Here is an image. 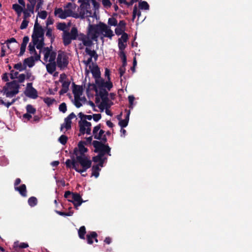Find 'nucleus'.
<instances>
[{
  "label": "nucleus",
  "mask_w": 252,
  "mask_h": 252,
  "mask_svg": "<svg viewBox=\"0 0 252 252\" xmlns=\"http://www.w3.org/2000/svg\"><path fill=\"white\" fill-rule=\"evenodd\" d=\"M128 98L129 103L130 104V107L131 108H133L132 105H133V101L134 100V97L133 95H129V96H128Z\"/></svg>",
  "instance_id": "680f3d73"
},
{
  "label": "nucleus",
  "mask_w": 252,
  "mask_h": 252,
  "mask_svg": "<svg viewBox=\"0 0 252 252\" xmlns=\"http://www.w3.org/2000/svg\"><path fill=\"white\" fill-rule=\"evenodd\" d=\"M113 87L112 83L110 81V80L105 81V83L104 86V89H107L108 91H110L111 89Z\"/></svg>",
  "instance_id": "de8ad7c7"
},
{
  "label": "nucleus",
  "mask_w": 252,
  "mask_h": 252,
  "mask_svg": "<svg viewBox=\"0 0 252 252\" xmlns=\"http://www.w3.org/2000/svg\"><path fill=\"white\" fill-rule=\"evenodd\" d=\"M76 117V115L73 112L70 114L66 118L64 119V123L61 125V130L63 131V128L68 130L71 127V120Z\"/></svg>",
  "instance_id": "f8f14e48"
},
{
  "label": "nucleus",
  "mask_w": 252,
  "mask_h": 252,
  "mask_svg": "<svg viewBox=\"0 0 252 252\" xmlns=\"http://www.w3.org/2000/svg\"><path fill=\"white\" fill-rule=\"evenodd\" d=\"M99 95L101 98V102L98 107L103 111L104 108H110L113 103L108 97V92L106 91L99 92Z\"/></svg>",
  "instance_id": "0eeeda50"
},
{
  "label": "nucleus",
  "mask_w": 252,
  "mask_h": 252,
  "mask_svg": "<svg viewBox=\"0 0 252 252\" xmlns=\"http://www.w3.org/2000/svg\"><path fill=\"white\" fill-rule=\"evenodd\" d=\"M97 234L95 232L93 231L90 234L87 235V243L89 244H92L93 243L94 238L97 237Z\"/></svg>",
  "instance_id": "5701e85b"
},
{
  "label": "nucleus",
  "mask_w": 252,
  "mask_h": 252,
  "mask_svg": "<svg viewBox=\"0 0 252 252\" xmlns=\"http://www.w3.org/2000/svg\"><path fill=\"white\" fill-rule=\"evenodd\" d=\"M14 247L20 248L22 249L26 248L29 247L28 244L26 243H21L19 244L18 242H15L14 244Z\"/></svg>",
  "instance_id": "c9c22d12"
},
{
  "label": "nucleus",
  "mask_w": 252,
  "mask_h": 252,
  "mask_svg": "<svg viewBox=\"0 0 252 252\" xmlns=\"http://www.w3.org/2000/svg\"><path fill=\"white\" fill-rule=\"evenodd\" d=\"M108 24L111 26H116L118 25L117 20L115 18H110L108 19Z\"/></svg>",
  "instance_id": "4c0bfd02"
},
{
  "label": "nucleus",
  "mask_w": 252,
  "mask_h": 252,
  "mask_svg": "<svg viewBox=\"0 0 252 252\" xmlns=\"http://www.w3.org/2000/svg\"><path fill=\"white\" fill-rule=\"evenodd\" d=\"M14 68L20 71L24 70L26 68V66L24 67L21 63H16L14 65Z\"/></svg>",
  "instance_id": "a18cd8bd"
},
{
  "label": "nucleus",
  "mask_w": 252,
  "mask_h": 252,
  "mask_svg": "<svg viewBox=\"0 0 252 252\" xmlns=\"http://www.w3.org/2000/svg\"><path fill=\"white\" fill-rule=\"evenodd\" d=\"M85 49L86 53L90 56V58H94V61H96L98 58V55L97 54L95 51L94 50H92L89 47H87Z\"/></svg>",
  "instance_id": "dca6fc26"
},
{
  "label": "nucleus",
  "mask_w": 252,
  "mask_h": 252,
  "mask_svg": "<svg viewBox=\"0 0 252 252\" xmlns=\"http://www.w3.org/2000/svg\"><path fill=\"white\" fill-rule=\"evenodd\" d=\"M37 16L42 19H45L47 16V12L45 11H41L38 12Z\"/></svg>",
  "instance_id": "79ce46f5"
},
{
  "label": "nucleus",
  "mask_w": 252,
  "mask_h": 252,
  "mask_svg": "<svg viewBox=\"0 0 252 252\" xmlns=\"http://www.w3.org/2000/svg\"><path fill=\"white\" fill-rule=\"evenodd\" d=\"M92 65H89V69L92 73L93 77L95 79V81L100 78V71L97 65L92 63Z\"/></svg>",
  "instance_id": "4468645a"
},
{
  "label": "nucleus",
  "mask_w": 252,
  "mask_h": 252,
  "mask_svg": "<svg viewBox=\"0 0 252 252\" xmlns=\"http://www.w3.org/2000/svg\"><path fill=\"white\" fill-rule=\"evenodd\" d=\"M26 46L21 44L19 56H22L25 52Z\"/></svg>",
  "instance_id": "052dcab7"
},
{
  "label": "nucleus",
  "mask_w": 252,
  "mask_h": 252,
  "mask_svg": "<svg viewBox=\"0 0 252 252\" xmlns=\"http://www.w3.org/2000/svg\"><path fill=\"white\" fill-rule=\"evenodd\" d=\"M128 123V122H127V121L125 120V119L121 120L119 121V125L122 128H124L127 126Z\"/></svg>",
  "instance_id": "3c124183"
},
{
  "label": "nucleus",
  "mask_w": 252,
  "mask_h": 252,
  "mask_svg": "<svg viewBox=\"0 0 252 252\" xmlns=\"http://www.w3.org/2000/svg\"><path fill=\"white\" fill-rule=\"evenodd\" d=\"M92 58H89L87 60H84L82 63L86 65V67L89 66L91 65V63L92 62Z\"/></svg>",
  "instance_id": "6e6d98bb"
},
{
  "label": "nucleus",
  "mask_w": 252,
  "mask_h": 252,
  "mask_svg": "<svg viewBox=\"0 0 252 252\" xmlns=\"http://www.w3.org/2000/svg\"><path fill=\"white\" fill-rule=\"evenodd\" d=\"M19 85L16 81L7 83L2 89V91L7 97H12L19 93Z\"/></svg>",
  "instance_id": "39448f33"
},
{
  "label": "nucleus",
  "mask_w": 252,
  "mask_h": 252,
  "mask_svg": "<svg viewBox=\"0 0 252 252\" xmlns=\"http://www.w3.org/2000/svg\"><path fill=\"white\" fill-rule=\"evenodd\" d=\"M15 101V99H13L11 102H5L2 99H0V103L3 105H5L8 108L10 105L13 104Z\"/></svg>",
  "instance_id": "49530a36"
},
{
  "label": "nucleus",
  "mask_w": 252,
  "mask_h": 252,
  "mask_svg": "<svg viewBox=\"0 0 252 252\" xmlns=\"http://www.w3.org/2000/svg\"><path fill=\"white\" fill-rule=\"evenodd\" d=\"M118 46L121 51H124L126 48V45L124 44V42L120 41V40H118Z\"/></svg>",
  "instance_id": "5fc2aeb1"
},
{
  "label": "nucleus",
  "mask_w": 252,
  "mask_h": 252,
  "mask_svg": "<svg viewBox=\"0 0 252 252\" xmlns=\"http://www.w3.org/2000/svg\"><path fill=\"white\" fill-rule=\"evenodd\" d=\"M64 10L62 8H56L54 11L55 16L62 19H64L68 17H73L76 18L79 17L77 14L73 12V10H75L76 8L75 4L68 2Z\"/></svg>",
  "instance_id": "f03ea898"
},
{
  "label": "nucleus",
  "mask_w": 252,
  "mask_h": 252,
  "mask_svg": "<svg viewBox=\"0 0 252 252\" xmlns=\"http://www.w3.org/2000/svg\"><path fill=\"white\" fill-rule=\"evenodd\" d=\"M66 28L67 27L65 23H59L57 26V29L63 31V33H64V32L68 31L66 30Z\"/></svg>",
  "instance_id": "7c9ffc66"
},
{
  "label": "nucleus",
  "mask_w": 252,
  "mask_h": 252,
  "mask_svg": "<svg viewBox=\"0 0 252 252\" xmlns=\"http://www.w3.org/2000/svg\"><path fill=\"white\" fill-rule=\"evenodd\" d=\"M18 74V72L17 71H15L14 70H12L10 73V77L12 79H15L16 78H17V75Z\"/></svg>",
  "instance_id": "e2e57ef3"
},
{
  "label": "nucleus",
  "mask_w": 252,
  "mask_h": 252,
  "mask_svg": "<svg viewBox=\"0 0 252 252\" xmlns=\"http://www.w3.org/2000/svg\"><path fill=\"white\" fill-rule=\"evenodd\" d=\"M72 194H73V193L70 192V191H66L64 193V197L65 198L67 199V200L68 199H71V197H72Z\"/></svg>",
  "instance_id": "13d9d810"
},
{
  "label": "nucleus",
  "mask_w": 252,
  "mask_h": 252,
  "mask_svg": "<svg viewBox=\"0 0 252 252\" xmlns=\"http://www.w3.org/2000/svg\"><path fill=\"white\" fill-rule=\"evenodd\" d=\"M74 154L76 156V160L82 166V168H79L77 166L76 172L82 174L86 172L87 170L90 168L92 165V161L89 159L86 155H79L78 151L77 149L74 151Z\"/></svg>",
  "instance_id": "20e7f679"
},
{
  "label": "nucleus",
  "mask_w": 252,
  "mask_h": 252,
  "mask_svg": "<svg viewBox=\"0 0 252 252\" xmlns=\"http://www.w3.org/2000/svg\"><path fill=\"white\" fill-rule=\"evenodd\" d=\"M57 65L60 69H64L68 64V57L63 52H59L57 58Z\"/></svg>",
  "instance_id": "6e6552de"
},
{
  "label": "nucleus",
  "mask_w": 252,
  "mask_h": 252,
  "mask_svg": "<svg viewBox=\"0 0 252 252\" xmlns=\"http://www.w3.org/2000/svg\"><path fill=\"white\" fill-rule=\"evenodd\" d=\"M86 233V228L84 226H81L78 230V235L80 239H85V235Z\"/></svg>",
  "instance_id": "cd10ccee"
},
{
  "label": "nucleus",
  "mask_w": 252,
  "mask_h": 252,
  "mask_svg": "<svg viewBox=\"0 0 252 252\" xmlns=\"http://www.w3.org/2000/svg\"><path fill=\"white\" fill-rule=\"evenodd\" d=\"M139 8L141 9L149 10V5L146 1H142L139 3Z\"/></svg>",
  "instance_id": "2f4dec72"
},
{
  "label": "nucleus",
  "mask_w": 252,
  "mask_h": 252,
  "mask_svg": "<svg viewBox=\"0 0 252 252\" xmlns=\"http://www.w3.org/2000/svg\"><path fill=\"white\" fill-rule=\"evenodd\" d=\"M128 39V35L126 32H124L121 38L119 39L120 41H122L123 42H126Z\"/></svg>",
  "instance_id": "603ef678"
},
{
  "label": "nucleus",
  "mask_w": 252,
  "mask_h": 252,
  "mask_svg": "<svg viewBox=\"0 0 252 252\" xmlns=\"http://www.w3.org/2000/svg\"><path fill=\"white\" fill-rule=\"evenodd\" d=\"M43 101L48 106H50L54 103L55 99L49 97H46L43 99Z\"/></svg>",
  "instance_id": "f704fd0d"
},
{
  "label": "nucleus",
  "mask_w": 252,
  "mask_h": 252,
  "mask_svg": "<svg viewBox=\"0 0 252 252\" xmlns=\"http://www.w3.org/2000/svg\"><path fill=\"white\" fill-rule=\"evenodd\" d=\"M24 64L28 65L29 67H32L34 64V61L33 57L25 59L24 60Z\"/></svg>",
  "instance_id": "bb28decb"
},
{
  "label": "nucleus",
  "mask_w": 252,
  "mask_h": 252,
  "mask_svg": "<svg viewBox=\"0 0 252 252\" xmlns=\"http://www.w3.org/2000/svg\"><path fill=\"white\" fill-rule=\"evenodd\" d=\"M85 115L82 112H80L78 114V116L81 119L79 122V125L80 127V132L82 134H84L86 133L88 135H90L91 134V123L90 122H87L86 120H82V119L84 118Z\"/></svg>",
  "instance_id": "423d86ee"
},
{
  "label": "nucleus",
  "mask_w": 252,
  "mask_h": 252,
  "mask_svg": "<svg viewBox=\"0 0 252 252\" xmlns=\"http://www.w3.org/2000/svg\"><path fill=\"white\" fill-rule=\"evenodd\" d=\"M140 15L141 13L140 11L138 10L136 5H135L133 7V19H135L136 15H137L139 17L140 16Z\"/></svg>",
  "instance_id": "37998d69"
},
{
  "label": "nucleus",
  "mask_w": 252,
  "mask_h": 252,
  "mask_svg": "<svg viewBox=\"0 0 252 252\" xmlns=\"http://www.w3.org/2000/svg\"><path fill=\"white\" fill-rule=\"evenodd\" d=\"M17 79L19 83H23L26 79V75L24 74H21L18 76Z\"/></svg>",
  "instance_id": "4d7b16f0"
},
{
  "label": "nucleus",
  "mask_w": 252,
  "mask_h": 252,
  "mask_svg": "<svg viewBox=\"0 0 252 252\" xmlns=\"http://www.w3.org/2000/svg\"><path fill=\"white\" fill-rule=\"evenodd\" d=\"M38 44V42H32V43L31 42L28 46L29 51L31 54H33V53H35L36 51L35 49V46L37 48V45Z\"/></svg>",
  "instance_id": "c85d7f7f"
},
{
  "label": "nucleus",
  "mask_w": 252,
  "mask_h": 252,
  "mask_svg": "<svg viewBox=\"0 0 252 252\" xmlns=\"http://www.w3.org/2000/svg\"><path fill=\"white\" fill-rule=\"evenodd\" d=\"M24 7L17 3L12 5V9L15 11L18 17L21 15L22 13L24 10Z\"/></svg>",
  "instance_id": "f3484780"
},
{
  "label": "nucleus",
  "mask_w": 252,
  "mask_h": 252,
  "mask_svg": "<svg viewBox=\"0 0 252 252\" xmlns=\"http://www.w3.org/2000/svg\"><path fill=\"white\" fill-rule=\"evenodd\" d=\"M37 199L35 197L32 196L29 198L28 199V204L29 205L32 207H34L37 205Z\"/></svg>",
  "instance_id": "c756f323"
},
{
  "label": "nucleus",
  "mask_w": 252,
  "mask_h": 252,
  "mask_svg": "<svg viewBox=\"0 0 252 252\" xmlns=\"http://www.w3.org/2000/svg\"><path fill=\"white\" fill-rule=\"evenodd\" d=\"M113 36V32L110 28L104 23H100L96 25L90 24L86 34L79 33L77 28L73 27L70 32L63 33L62 37L63 44L65 46L70 44L72 40L78 39L82 41L79 44L80 49H82L83 46L91 47L93 45V41L97 42L99 37L103 42L104 37L111 39Z\"/></svg>",
  "instance_id": "f257e3e1"
},
{
  "label": "nucleus",
  "mask_w": 252,
  "mask_h": 252,
  "mask_svg": "<svg viewBox=\"0 0 252 252\" xmlns=\"http://www.w3.org/2000/svg\"><path fill=\"white\" fill-rule=\"evenodd\" d=\"M66 75L65 74H62L60 75L59 81L61 83H62V82L66 81Z\"/></svg>",
  "instance_id": "69168bd1"
},
{
  "label": "nucleus",
  "mask_w": 252,
  "mask_h": 252,
  "mask_svg": "<svg viewBox=\"0 0 252 252\" xmlns=\"http://www.w3.org/2000/svg\"><path fill=\"white\" fill-rule=\"evenodd\" d=\"M46 36L50 38L51 43H53L55 38V36L54 35L52 32V30L50 27H46Z\"/></svg>",
  "instance_id": "4be33fe9"
},
{
  "label": "nucleus",
  "mask_w": 252,
  "mask_h": 252,
  "mask_svg": "<svg viewBox=\"0 0 252 252\" xmlns=\"http://www.w3.org/2000/svg\"><path fill=\"white\" fill-rule=\"evenodd\" d=\"M23 19H28L29 17L32 16V14H33L34 12L32 11H29L28 10H24L23 11Z\"/></svg>",
  "instance_id": "e433bc0d"
},
{
  "label": "nucleus",
  "mask_w": 252,
  "mask_h": 252,
  "mask_svg": "<svg viewBox=\"0 0 252 252\" xmlns=\"http://www.w3.org/2000/svg\"><path fill=\"white\" fill-rule=\"evenodd\" d=\"M62 89L60 91V93L61 94L66 93L68 90V88L70 85V82L67 80H66L62 82Z\"/></svg>",
  "instance_id": "393cba45"
},
{
  "label": "nucleus",
  "mask_w": 252,
  "mask_h": 252,
  "mask_svg": "<svg viewBox=\"0 0 252 252\" xmlns=\"http://www.w3.org/2000/svg\"><path fill=\"white\" fill-rule=\"evenodd\" d=\"M60 111L64 113L67 111V107L65 102L62 103L59 107Z\"/></svg>",
  "instance_id": "a19ab883"
},
{
  "label": "nucleus",
  "mask_w": 252,
  "mask_h": 252,
  "mask_svg": "<svg viewBox=\"0 0 252 252\" xmlns=\"http://www.w3.org/2000/svg\"><path fill=\"white\" fill-rule=\"evenodd\" d=\"M32 37V42H38L37 49L41 50L44 45V30L42 27L38 23L37 19L36 20L34 23Z\"/></svg>",
  "instance_id": "7ed1b4c3"
},
{
  "label": "nucleus",
  "mask_w": 252,
  "mask_h": 252,
  "mask_svg": "<svg viewBox=\"0 0 252 252\" xmlns=\"http://www.w3.org/2000/svg\"><path fill=\"white\" fill-rule=\"evenodd\" d=\"M101 125L99 124L94 127L93 130V134L94 139L101 140L102 142H106L107 138L104 134L105 131L100 129Z\"/></svg>",
  "instance_id": "1a4fd4ad"
},
{
  "label": "nucleus",
  "mask_w": 252,
  "mask_h": 252,
  "mask_svg": "<svg viewBox=\"0 0 252 252\" xmlns=\"http://www.w3.org/2000/svg\"><path fill=\"white\" fill-rule=\"evenodd\" d=\"M101 169L98 165H93L92 168V176H94L95 178H97L99 176V171Z\"/></svg>",
  "instance_id": "b1692460"
},
{
  "label": "nucleus",
  "mask_w": 252,
  "mask_h": 252,
  "mask_svg": "<svg viewBox=\"0 0 252 252\" xmlns=\"http://www.w3.org/2000/svg\"><path fill=\"white\" fill-rule=\"evenodd\" d=\"M68 201L72 202L76 209H78V207L80 206L83 202H84L82 200L80 195L77 193H73L71 199H68Z\"/></svg>",
  "instance_id": "ddd939ff"
},
{
  "label": "nucleus",
  "mask_w": 252,
  "mask_h": 252,
  "mask_svg": "<svg viewBox=\"0 0 252 252\" xmlns=\"http://www.w3.org/2000/svg\"><path fill=\"white\" fill-rule=\"evenodd\" d=\"M125 29H123V28H121L120 27H117L115 29V32L116 34L117 35H122V34L125 32Z\"/></svg>",
  "instance_id": "8fccbe9b"
},
{
  "label": "nucleus",
  "mask_w": 252,
  "mask_h": 252,
  "mask_svg": "<svg viewBox=\"0 0 252 252\" xmlns=\"http://www.w3.org/2000/svg\"><path fill=\"white\" fill-rule=\"evenodd\" d=\"M30 21L28 19H24L20 25V28L21 30L25 29L27 28Z\"/></svg>",
  "instance_id": "58836bf2"
},
{
  "label": "nucleus",
  "mask_w": 252,
  "mask_h": 252,
  "mask_svg": "<svg viewBox=\"0 0 252 252\" xmlns=\"http://www.w3.org/2000/svg\"><path fill=\"white\" fill-rule=\"evenodd\" d=\"M27 113L31 114H34L36 112V109L31 104H28L26 106Z\"/></svg>",
  "instance_id": "473e14b6"
},
{
  "label": "nucleus",
  "mask_w": 252,
  "mask_h": 252,
  "mask_svg": "<svg viewBox=\"0 0 252 252\" xmlns=\"http://www.w3.org/2000/svg\"><path fill=\"white\" fill-rule=\"evenodd\" d=\"M29 41V37L28 36H25L23 37V41L21 44L27 46V43Z\"/></svg>",
  "instance_id": "0e129e2a"
},
{
  "label": "nucleus",
  "mask_w": 252,
  "mask_h": 252,
  "mask_svg": "<svg viewBox=\"0 0 252 252\" xmlns=\"http://www.w3.org/2000/svg\"><path fill=\"white\" fill-rule=\"evenodd\" d=\"M102 3L105 8L110 7L112 4L109 0H102Z\"/></svg>",
  "instance_id": "09e8293b"
},
{
  "label": "nucleus",
  "mask_w": 252,
  "mask_h": 252,
  "mask_svg": "<svg viewBox=\"0 0 252 252\" xmlns=\"http://www.w3.org/2000/svg\"><path fill=\"white\" fill-rule=\"evenodd\" d=\"M68 138L65 135H62L58 139L59 142L62 145H64L67 141Z\"/></svg>",
  "instance_id": "72a5a7b5"
},
{
  "label": "nucleus",
  "mask_w": 252,
  "mask_h": 252,
  "mask_svg": "<svg viewBox=\"0 0 252 252\" xmlns=\"http://www.w3.org/2000/svg\"><path fill=\"white\" fill-rule=\"evenodd\" d=\"M25 95L28 97L36 99L38 97V93L37 91L32 87V83H28L25 91Z\"/></svg>",
  "instance_id": "9b49d317"
},
{
  "label": "nucleus",
  "mask_w": 252,
  "mask_h": 252,
  "mask_svg": "<svg viewBox=\"0 0 252 252\" xmlns=\"http://www.w3.org/2000/svg\"><path fill=\"white\" fill-rule=\"evenodd\" d=\"M80 97H74V104L77 108H80L82 105Z\"/></svg>",
  "instance_id": "ea45409f"
},
{
  "label": "nucleus",
  "mask_w": 252,
  "mask_h": 252,
  "mask_svg": "<svg viewBox=\"0 0 252 252\" xmlns=\"http://www.w3.org/2000/svg\"><path fill=\"white\" fill-rule=\"evenodd\" d=\"M15 189L18 191L20 194L24 197L27 196L26 186L25 184H22L20 187H15Z\"/></svg>",
  "instance_id": "a211bd4d"
},
{
  "label": "nucleus",
  "mask_w": 252,
  "mask_h": 252,
  "mask_svg": "<svg viewBox=\"0 0 252 252\" xmlns=\"http://www.w3.org/2000/svg\"><path fill=\"white\" fill-rule=\"evenodd\" d=\"M93 145L95 148L94 152H100L107 153L109 156H111L110 150L111 148L108 145H104L102 143V141H94Z\"/></svg>",
  "instance_id": "9d476101"
},
{
  "label": "nucleus",
  "mask_w": 252,
  "mask_h": 252,
  "mask_svg": "<svg viewBox=\"0 0 252 252\" xmlns=\"http://www.w3.org/2000/svg\"><path fill=\"white\" fill-rule=\"evenodd\" d=\"M85 142L80 141L78 145V149L77 148H75L74 151L75 149H77L78 151L79 155H85V153L88 151V149L84 146Z\"/></svg>",
  "instance_id": "2eb2a0df"
},
{
  "label": "nucleus",
  "mask_w": 252,
  "mask_h": 252,
  "mask_svg": "<svg viewBox=\"0 0 252 252\" xmlns=\"http://www.w3.org/2000/svg\"><path fill=\"white\" fill-rule=\"evenodd\" d=\"M56 212L59 215L62 216H71L73 215V212L70 211L67 213H65L59 211H56Z\"/></svg>",
  "instance_id": "c03bdc74"
},
{
  "label": "nucleus",
  "mask_w": 252,
  "mask_h": 252,
  "mask_svg": "<svg viewBox=\"0 0 252 252\" xmlns=\"http://www.w3.org/2000/svg\"><path fill=\"white\" fill-rule=\"evenodd\" d=\"M83 93L82 88L78 85H75L73 90L74 97H80Z\"/></svg>",
  "instance_id": "6ab92c4d"
},
{
  "label": "nucleus",
  "mask_w": 252,
  "mask_h": 252,
  "mask_svg": "<svg viewBox=\"0 0 252 252\" xmlns=\"http://www.w3.org/2000/svg\"><path fill=\"white\" fill-rule=\"evenodd\" d=\"M34 6H35L33 5L32 4L28 3L27 4L26 8L25 7L24 9L34 12Z\"/></svg>",
  "instance_id": "864d4df0"
},
{
  "label": "nucleus",
  "mask_w": 252,
  "mask_h": 252,
  "mask_svg": "<svg viewBox=\"0 0 252 252\" xmlns=\"http://www.w3.org/2000/svg\"><path fill=\"white\" fill-rule=\"evenodd\" d=\"M46 69L49 73L52 74L56 70L55 63H48L46 65Z\"/></svg>",
  "instance_id": "a878e982"
},
{
  "label": "nucleus",
  "mask_w": 252,
  "mask_h": 252,
  "mask_svg": "<svg viewBox=\"0 0 252 252\" xmlns=\"http://www.w3.org/2000/svg\"><path fill=\"white\" fill-rule=\"evenodd\" d=\"M65 164L67 167L71 168L72 167L76 171L77 170V166L78 165L76 163L75 160H71L69 159H67L65 162Z\"/></svg>",
  "instance_id": "aec40b11"
},
{
  "label": "nucleus",
  "mask_w": 252,
  "mask_h": 252,
  "mask_svg": "<svg viewBox=\"0 0 252 252\" xmlns=\"http://www.w3.org/2000/svg\"><path fill=\"white\" fill-rule=\"evenodd\" d=\"M95 83L100 90V91H106L104 89V86L105 83V80L101 77L95 81Z\"/></svg>",
  "instance_id": "412c9836"
},
{
  "label": "nucleus",
  "mask_w": 252,
  "mask_h": 252,
  "mask_svg": "<svg viewBox=\"0 0 252 252\" xmlns=\"http://www.w3.org/2000/svg\"><path fill=\"white\" fill-rule=\"evenodd\" d=\"M101 118L100 114H95L93 116V118L95 122H98Z\"/></svg>",
  "instance_id": "bf43d9fd"
},
{
  "label": "nucleus",
  "mask_w": 252,
  "mask_h": 252,
  "mask_svg": "<svg viewBox=\"0 0 252 252\" xmlns=\"http://www.w3.org/2000/svg\"><path fill=\"white\" fill-rule=\"evenodd\" d=\"M117 27H120L121 28H123V29L125 30L126 27V23L124 21L122 20L120 21L119 23L118 26Z\"/></svg>",
  "instance_id": "774afa93"
},
{
  "label": "nucleus",
  "mask_w": 252,
  "mask_h": 252,
  "mask_svg": "<svg viewBox=\"0 0 252 252\" xmlns=\"http://www.w3.org/2000/svg\"><path fill=\"white\" fill-rule=\"evenodd\" d=\"M54 23V20L50 17L47 18L46 24L47 27L49 25H52Z\"/></svg>",
  "instance_id": "338daca9"
}]
</instances>
